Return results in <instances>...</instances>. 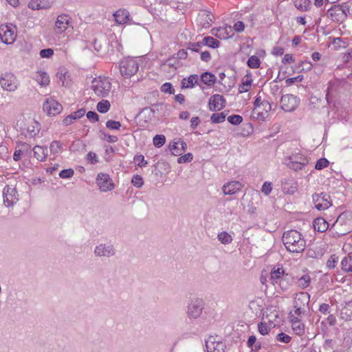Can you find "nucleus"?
I'll use <instances>...</instances> for the list:
<instances>
[{"label": "nucleus", "mask_w": 352, "mask_h": 352, "mask_svg": "<svg viewBox=\"0 0 352 352\" xmlns=\"http://www.w3.org/2000/svg\"><path fill=\"white\" fill-rule=\"evenodd\" d=\"M282 241L287 250L292 253H301L306 247L304 236L296 230L285 231L283 234Z\"/></svg>", "instance_id": "f257e3e1"}, {"label": "nucleus", "mask_w": 352, "mask_h": 352, "mask_svg": "<svg viewBox=\"0 0 352 352\" xmlns=\"http://www.w3.org/2000/svg\"><path fill=\"white\" fill-rule=\"evenodd\" d=\"M142 59L140 57H127L120 61V72L125 78H130L139 69Z\"/></svg>", "instance_id": "f03ea898"}, {"label": "nucleus", "mask_w": 352, "mask_h": 352, "mask_svg": "<svg viewBox=\"0 0 352 352\" xmlns=\"http://www.w3.org/2000/svg\"><path fill=\"white\" fill-rule=\"evenodd\" d=\"M91 87L97 96L104 98L109 95L111 83L107 78L99 76L92 80Z\"/></svg>", "instance_id": "7ed1b4c3"}, {"label": "nucleus", "mask_w": 352, "mask_h": 352, "mask_svg": "<svg viewBox=\"0 0 352 352\" xmlns=\"http://www.w3.org/2000/svg\"><path fill=\"white\" fill-rule=\"evenodd\" d=\"M309 160L305 155L294 153L285 158L284 164L294 171L302 170L307 164Z\"/></svg>", "instance_id": "20e7f679"}, {"label": "nucleus", "mask_w": 352, "mask_h": 352, "mask_svg": "<svg viewBox=\"0 0 352 352\" xmlns=\"http://www.w3.org/2000/svg\"><path fill=\"white\" fill-rule=\"evenodd\" d=\"M0 85L3 90L12 92L18 89L19 82L14 74L6 72L0 77Z\"/></svg>", "instance_id": "39448f33"}, {"label": "nucleus", "mask_w": 352, "mask_h": 352, "mask_svg": "<svg viewBox=\"0 0 352 352\" xmlns=\"http://www.w3.org/2000/svg\"><path fill=\"white\" fill-rule=\"evenodd\" d=\"M204 302L201 298L192 299L187 307V316L190 319H197L202 314Z\"/></svg>", "instance_id": "423d86ee"}, {"label": "nucleus", "mask_w": 352, "mask_h": 352, "mask_svg": "<svg viewBox=\"0 0 352 352\" xmlns=\"http://www.w3.org/2000/svg\"><path fill=\"white\" fill-rule=\"evenodd\" d=\"M0 38L1 41L7 45L12 44L16 38V28L10 25L0 26Z\"/></svg>", "instance_id": "0eeeda50"}, {"label": "nucleus", "mask_w": 352, "mask_h": 352, "mask_svg": "<svg viewBox=\"0 0 352 352\" xmlns=\"http://www.w3.org/2000/svg\"><path fill=\"white\" fill-rule=\"evenodd\" d=\"M280 107L285 112L294 111L300 103V99L292 94H286L280 98Z\"/></svg>", "instance_id": "6e6552de"}, {"label": "nucleus", "mask_w": 352, "mask_h": 352, "mask_svg": "<svg viewBox=\"0 0 352 352\" xmlns=\"http://www.w3.org/2000/svg\"><path fill=\"white\" fill-rule=\"evenodd\" d=\"M72 26V17L67 14L58 15L54 23V31L57 34L65 32L69 28Z\"/></svg>", "instance_id": "1a4fd4ad"}, {"label": "nucleus", "mask_w": 352, "mask_h": 352, "mask_svg": "<svg viewBox=\"0 0 352 352\" xmlns=\"http://www.w3.org/2000/svg\"><path fill=\"white\" fill-rule=\"evenodd\" d=\"M3 204L7 207L12 206L19 200L16 189L13 186L6 185L3 190Z\"/></svg>", "instance_id": "9d476101"}, {"label": "nucleus", "mask_w": 352, "mask_h": 352, "mask_svg": "<svg viewBox=\"0 0 352 352\" xmlns=\"http://www.w3.org/2000/svg\"><path fill=\"white\" fill-rule=\"evenodd\" d=\"M272 110V105L267 100H263L252 111V117L259 120H265L269 116V112Z\"/></svg>", "instance_id": "9b49d317"}, {"label": "nucleus", "mask_w": 352, "mask_h": 352, "mask_svg": "<svg viewBox=\"0 0 352 352\" xmlns=\"http://www.w3.org/2000/svg\"><path fill=\"white\" fill-rule=\"evenodd\" d=\"M94 255L100 258H109L116 255V250L112 244L100 243L95 247Z\"/></svg>", "instance_id": "f8f14e48"}, {"label": "nucleus", "mask_w": 352, "mask_h": 352, "mask_svg": "<svg viewBox=\"0 0 352 352\" xmlns=\"http://www.w3.org/2000/svg\"><path fill=\"white\" fill-rule=\"evenodd\" d=\"M329 198V195L325 192L314 194L312 199L315 205V208L318 210H324L329 208L331 206Z\"/></svg>", "instance_id": "ddd939ff"}, {"label": "nucleus", "mask_w": 352, "mask_h": 352, "mask_svg": "<svg viewBox=\"0 0 352 352\" xmlns=\"http://www.w3.org/2000/svg\"><path fill=\"white\" fill-rule=\"evenodd\" d=\"M43 111L49 116H56L59 114L62 110V105L52 98L45 100L43 105Z\"/></svg>", "instance_id": "4468645a"}, {"label": "nucleus", "mask_w": 352, "mask_h": 352, "mask_svg": "<svg viewBox=\"0 0 352 352\" xmlns=\"http://www.w3.org/2000/svg\"><path fill=\"white\" fill-rule=\"evenodd\" d=\"M96 184L102 192H107L114 188V184L109 175L106 173H99L96 178Z\"/></svg>", "instance_id": "2eb2a0df"}, {"label": "nucleus", "mask_w": 352, "mask_h": 352, "mask_svg": "<svg viewBox=\"0 0 352 352\" xmlns=\"http://www.w3.org/2000/svg\"><path fill=\"white\" fill-rule=\"evenodd\" d=\"M207 352H224L225 345L217 336H210L206 340Z\"/></svg>", "instance_id": "dca6fc26"}, {"label": "nucleus", "mask_w": 352, "mask_h": 352, "mask_svg": "<svg viewBox=\"0 0 352 352\" xmlns=\"http://www.w3.org/2000/svg\"><path fill=\"white\" fill-rule=\"evenodd\" d=\"M287 274V273L282 265H274L270 272V280L274 286H276L278 281H280Z\"/></svg>", "instance_id": "f3484780"}, {"label": "nucleus", "mask_w": 352, "mask_h": 352, "mask_svg": "<svg viewBox=\"0 0 352 352\" xmlns=\"http://www.w3.org/2000/svg\"><path fill=\"white\" fill-rule=\"evenodd\" d=\"M209 109L212 111H220L226 104V100L220 94H214L209 99Z\"/></svg>", "instance_id": "a211bd4d"}, {"label": "nucleus", "mask_w": 352, "mask_h": 352, "mask_svg": "<svg viewBox=\"0 0 352 352\" xmlns=\"http://www.w3.org/2000/svg\"><path fill=\"white\" fill-rule=\"evenodd\" d=\"M243 188V185L238 181H232L224 184L222 190L224 195H232L240 191Z\"/></svg>", "instance_id": "6ab92c4d"}, {"label": "nucleus", "mask_w": 352, "mask_h": 352, "mask_svg": "<svg viewBox=\"0 0 352 352\" xmlns=\"http://www.w3.org/2000/svg\"><path fill=\"white\" fill-rule=\"evenodd\" d=\"M187 148V144L180 139L174 140L172 144H170V149L173 155L175 156H180L186 151Z\"/></svg>", "instance_id": "aec40b11"}, {"label": "nucleus", "mask_w": 352, "mask_h": 352, "mask_svg": "<svg viewBox=\"0 0 352 352\" xmlns=\"http://www.w3.org/2000/svg\"><path fill=\"white\" fill-rule=\"evenodd\" d=\"M53 5V0H31L28 3V8L32 10L49 9Z\"/></svg>", "instance_id": "412c9836"}, {"label": "nucleus", "mask_w": 352, "mask_h": 352, "mask_svg": "<svg viewBox=\"0 0 352 352\" xmlns=\"http://www.w3.org/2000/svg\"><path fill=\"white\" fill-rule=\"evenodd\" d=\"M310 300V295L307 292H300L295 295L294 300V307H302L308 305Z\"/></svg>", "instance_id": "4be33fe9"}, {"label": "nucleus", "mask_w": 352, "mask_h": 352, "mask_svg": "<svg viewBox=\"0 0 352 352\" xmlns=\"http://www.w3.org/2000/svg\"><path fill=\"white\" fill-rule=\"evenodd\" d=\"M290 322H292V327L295 333L298 336H302L305 333V325L301 322L298 317L291 314Z\"/></svg>", "instance_id": "5701e85b"}, {"label": "nucleus", "mask_w": 352, "mask_h": 352, "mask_svg": "<svg viewBox=\"0 0 352 352\" xmlns=\"http://www.w3.org/2000/svg\"><path fill=\"white\" fill-rule=\"evenodd\" d=\"M213 34L220 39H227L233 35L232 26L220 27L217 30H213Z\"/></svg>", "instance_id": "b1692460"}, {"label": "nucleus", "mask_w": 352, "mask_h": 352, "mask_svg": "<svg viewBox=\"0 0 352 352\" xmlns=\"http://www.w3.org/2000/svg\"><path fill=\"white\" fill-rule=\"evenodd\" d=\"M295 280V277L291 274L287 273L282 279L278 281V285L282 291L288 290L293 285Z\"/></svg>", "instance_id": "393cba45"}, {"label": "nucleus", "mask_w": 352, "mask_h": 352, "mask_svg": "<svg viewBox=\"0 0 352 352\" xmlns=\"http://www.w3.org/2000/svg\"><path fill=\"white\" fill-rule=\"evenodd\" d=\"M311 278L308 273L304 274L300 276L295 278V283L298 287L301 289L307 288L311 284Z\"/></svg>", "instance_id": "a878e982"}, {"label": "nucleus", "mask_w": 352, "mask_h": 352, "mask_svg": "<svg viewBox=\"0 0 352 352\" xmlns=\"http://www.w3.org/2000/svg\"><path fill=\"white\" fill-rule=\"evenodd\" d=\"M282 189L284 193L292 195L297 190V184L293 179H285L282 182Z\"/></svg>", "instance_id": "bb28decb"}, {"label": "nucleus", "mask_w": 352, "mask_h": 352, "mask_svg": "<svg viewBox=\"0 0 352 352\" xmlns=\"http://www.w3.org/2000/svg\"><path fill=\"white\" fill-rule=\"evenodd\" d=\"M85 114V110L84 109H78L67 116L63 121V124L68 126L72 124L74 120L81 118Z\"/></svg>", "instance_id": "cd10ccee"}, {"label": "nucleus", "mask_w": 352, "mask_h": 352, "mask_svg": "<svg viewBox=\"0 0 352 352\" xmlns=\"http://www.w3.org/2000/svg\"><path fill=\"white\" fill-rule=\"evenodd\" d=\"M116 22L118 24L122 25L126 23L129 20V13L127 10H118L113 14Z\"/></svg>", "instance_id": "c85d7f7f"}, {"label": "nucleus", "mask_w": 352, "mask_h": 352, "mask_svg": "<svg viewBox=\"0 0 352 352\" xmlns=\"http://www.w3.org/2000/svg\"><path fill=\"white\" fill-rule=\"evenodd\" d=\"M34 156L40 162L45 161L47 156V148L36 145L33 148Z\"/></svg>", "instance_id": "c756f323"}, {"label": "nucleus", "mask_w": 352, "mask_h": 352, "mask_svg": "<svg viewBox=\"0 0 352 352\" xmlns=\"http://www.w3.org/2000/svg\"><path fill=\"white\" fill-rule=\"evenodd\" d=\"M340 318L344 320L352 319V300L345 302L344 306L340 310Z\"/></svg>", "instance_id": "7c9ffc66"}, {"label": "nucleus", "mask_w": 352, "mask_h": 352, "mask_svg": "<svg viewBox=\"0 0 352 352\" xmlns=\"http://www.w3.org/2000/svg\"><path fill=\"white\" fill-rule=\"evenodd\" d=\"M314 228L320 232H324L329 228V223L323 218H317L314 221Z\"/></svg>", "instance_id": "2f4dec72"}, {"label": "nucleus", "mask_w": 352, "mask_h": 352, "mask_svg": "<svg viewBox=\"0 0 352 352\" xmlns=\"http://www.w3.org/2000/svg\"><path fill=\"white\" fill-rule=\"evenodd\" d=\"M34 79L41 86H46L50 83V78L45 72L39 71L36 72Z\"/></svg>", "instance_id": "473e14b6"}, {"label": "nucleus", "mask_w": 352, "mask_h": 352, "mask_svg": "<svg viewBox=\"0 0 352 352\" xmlns=\"http://www.w3.org/2000/svg\"><path fill=\"white\" fill-rule=\"evenodd\" d=\"M41 130V124L37 121H32L28 126L27 131L31 137H35Z\"/></svg>", "instance_id": "72a5a7b5"}, {"label": "nucleus", "mask_w": 352, "mask_h": 352, "mask_svg": "<svg viewBox=\"0 0 352 352\" xmlns=\"http://www.w3.org/2000/svg\"><path fill=\"white\" fill-rule=\"evenodd\" d=\"M216 76L210 72H205L201 76V81L208 86L213 85L216 82Z\"/></svg>", "instance_id": "f704fd0d"}, {"label": "nucleus", "mask_w": 352, "mask_h": 352, "mask_svg": "<svg viewBox=\"0 0 352 352\" xmlns=\"http://www.w3.org/2000/svg\"><path fill=\"white\" fill-rule=\"evenodd\" d=\"M294 6L298 10L306 12L310 8L311 1L309 0H294Z\"/></svg>", "instance_id": "c9c22d12"}, {"label": "nucleus", "mask_w": 352, "mask_h": 352, "mask_svg": "<svg viewBox=\"0 0 352 352\" xmlns=\"http://www.w3.org/2000/svg\"><path fill=\"white\" fill-rule=\"evenodd\" d=\"M182 83L184 87L192 88L195 84H198V76L197 74L190 75L187 80L184 78Z\"/></svg>", "instance_id": "e433bc0d"}, {"label": "nucleus", "mask_w": 352, "mask_h": 352, "mask_svg": "<svg viewBox=\"0 0 352 352\" xmlns=\"http://www.w3.org/2000/svg\"><path fill=\"white\" fill-rule=\"evenodd\" d=\"M342 270L345 272H352V256H347L341 261Z\"/></svg>", "instance_id": "4c0bfd02"}, {"label": "nucleus", "mask_w": 352, "mask_h": 352, "mask_svg": "<svg viewBox=\"0 0 352 352\" xmlns=\"http://www.w3.org/2000/svg\"><path fill=\"white\" fill-rule=\"evenodd\" d=\"M218 240L224 245H228L232 243L233 239L232 236L227 232L223 231L218 234Z\"/></svg>", "instance_id": "58836bf2"}, {"label": "nucleus", "mask_w": 352, "mask_h": 352, "mask_svg": "<svg viewBox=\"0 0 352 352\" xmlns=\"http://www.w3.org/2000/svg\"><path fill=\"white\" fill-rule=\"evenodd\" d=\"M201 44L214 49L219 47V42L212 36H206L203 38Z\"/></svg>", "instance_id": "ea45409f"}, {"label": "nucleus", "mask_w": 352, "mask_h": 352, "mask_svg": "<svg viewBox=\"0 0 352 352\" xmlns=\"http://www.w3.org/2000/svg\"><path fill=\"white\" fill-rule=\"evenodd\" d=\"M329 14L333 16V15H340L342 14L344 16H346V13L342 5H337L334 7L331 8L328 11Z\"/></svg>", "instance_id": "a19ab883"}, {"label": "nucleus", "mask_w": 352, "mask_h": 352, "mask_svg": "<svg viewBox=\"0 0 352 352\" xmlns=\"http://www.w3.org/2000/svg\"><path fill=\"white\" fill-rule=\"evenodd\" d=\"M110 102L107 100H102L97 104V110L101 113H107L110 109Z\"/></svg>", "instance_id": "79ce46f5"}, {"label": "nucleus", "mask_w": 352, "mask_h": 352, "mask_svg": "<svg viewBox=\"0 0 352 352\" xmlns=\"http://www.w3.org/2000/svg\"><path fill=\"white\" fill-rule=\"evenodd\" d=\"M226 114L224 112L213 113L210 117L212 123H221L225 121Z\"/></svg>", "instance_id": "37998d69"}, {"label": "nucleus", "mask_w": 352, "mask_h": 352, "mask_svg": "<svg viewBox=\"0 0 352 352\" xmlns=\"http://www.w3.org/2000/svg\"><path fill=\"white\" fill-rule=\"evenodd\" d=\"M247 64L250 68L256 69L259 67L261 60L258 56L254 55L248 58Z\"/></svg>", "instance_id": "c03bdc74"}, {"label": "nucleus", "mask_w": 352, "mask_h": 352, "mask_svg": "<svg viewBox=\"0 0 352 352\" xmlns=\"http://www.w3.org/2000/svg\"><path fill=\"white\" fill-rule=\"evenodd\" d=\"M165 142L166 138L163 135H156L153 139V144L157 148L162 146L165 144Z\"/></svg>", "instance_id": "a18cd8bd"}, {"label": "nucleus", "mask_w": 352, "mask_h": 352, "mask_svg": "<svg viewBox=\"0 0 352 352\" xmlns=\"http://www.w3.org/2000/svg\"><path fill=\"white\" fill-rule=\"evenodd\" d=\"M251 84H252L251 79L250 80L246 79L245 80H243L242 83L239 86V93H244V92H247L248 91H249V89L251 87Z\"/></svg>", "instance_id": "49530a36"}, {"label": "nucleus", "mask_w": 352, "mask_h": 352, "mask_svg": "<svg viewBox=\"0 0 352 352\" xmlns=\"http://www.w3.org/2000/svg\"><path fill=\"white\" fill-rule=\"evenodd\" d=\"M341 225V223H340V219H338L336 220V221L332 225L331 228L329 229V232H333V231H336V234L338 236H343L345 234H346L347 232H349V231L347 230H345V231H338V226Z\"/></svg>", "instance_id": "de8ad7c7"}, {"label": "nucleus", "mask_w": 352, "mask_h": 352, "mask_svg": "<svg viewBox=\"0 0 352 352\" xmlns=\"http://www.w3.org/2000/svg\"><path fill=\"white\" fill-rule=\"evenodd\" d=\"M50 151L56 154L60 152L62 149V144L59 141H53L50 144Z\"/></svg>", "instance_id": "09e8293b"}, {"label": "nucleus", "mask_w": 352, "mask_h": 352, "mask_svg": "<svg viewBox=\"0 0 352 352\" xmlns=\"http://www.w3.org/2000/svg\"><path fill=\"white\" fill-rule=\"evenodd\" d=\"M338 262V256L335 254L331 255L327 262V267L329 269H334L336 266V264Z\"/></svg>", "instance_id": "8fccbe9b"}, {"label": "nucleus", "mask_w": 352, "mask_h": 352, "mask_svg": "<svg viewBox=\"0 0 352 352\" xmlns=\"http://www.w3.org/2000/svg\"><path fill=\"white\" fill-rule=\"evenodd\" d=\"M131 183L134 186L141 188L144 184V180L142 176L135 175L133 177Z\"/></svg>", "instance_id": "3c124183"}, {"label": "nucleus", "mask_w": 352, "mask_h": 352, "mask_svg": "<svg viewBox=\"0 0 352 352\" xmlns=\"http://www.w3.org/2000/svg\"><path fill=\"white\" fill-rule=\"evenodd\" d=\"M228 121L234 125H239L243 121L242 116L239 115H232L228 118Z\"/></svg>", "instance_id": "603ef678"}, {"label": "nucleus", "mask_w": 352, "mask_h": 352, "mask_svg": "<svg viewBox=\"0 0 352 352\" xmlns=\"http://www.w3.org/2000/svg\"><path fill=\"white\" fill-rule=\"evenodd\" d=\"M135 163L140 167H145L148 164L146 160H145L144 155H138L134 157Z\"/></svg>", "instance_id": "864d4df0"}, {"label": "nucleus", "mask_w": 352, "mask_h": 352, "mask_svg": "<svg viewBox=\"0 0 352 352\" xmlns=\"http://www.w3.org/2000/svg\"><path fill=\"white\" fill-rule=\"evenodd\" d=\"M74 174L72 168L64 169L59 173V177L63 179L71 178Z\"/></svg>", "instance_id": "5fc2aeb1"}, {"label": "nucleus", "mask_w": 352, "mask_h": 352, "mask_svg": "<svg viewBox=\"0 0 352 352\" xmlns=\"http://www.w3.org/2000/svg\"><path fill=\"white\" fill-rule=\"evenodd\" d=\"M272 190V184L269 182H265L262 186L261 192L266 196L269 195Z\"/></svg>", "instance_id": "6e6d98bb"}, {"label": "nucleus", "mask_w": 352, "mask_h": 352, "mask_svg": "<svg viewBox=\"0 0 352 352\" xmlns=\"http://www.w3.org/2000/svg\"><path fill=\"white\" fill-rule=\"evenodd\" d=\"M106 126L110 129L118 130L121 126V123L118 121L110 120L106 122Z\"/></svg>", "instance_id": "4d7b16f0"}, {"label": "nucleus", "mask_w": 352, "mask_h": 352, "mask_svg": "<svg viewBox=\"0 0 352 352\" xmlns=\"http://www.w3.org/2000/svg\"><path fill=\"white\" fill-rule=\"evenodd\" d=\"M329 164V161L325 158H321L318 160L315 165V168L317 170H322V168L327 167Z\"/></svg>", "instance_id": "13d9d810"}, {"label": "nucleus", "mask_w": 352, "mask_h": 352, "mask_svg": "<svg viewBox=\"0 0 352 352\" xmlns=\"http://www.w3.org/2000/svg\"><path fill=\"white\" fill-rule=\"evenodd\" d=\"M258 329L261 335L265 336L269 333L270 329L267 323L261 322L258 325Z\"/></svg>", "instance_id": "bf43d9fd"}, {"label": "nucleus", "mask_w": 352, "mask_h": 352, "mask_svg": "<svg viewBox=\"0 0 352 352\" xmlns=\"http://www.w3.org/2000/svg\"><path fill=\"white\" fill-rule=\"evenodd\" d=\"M302 67L300 69V72H309L312 69V64L309 60H303L300 63L299 67Z\"/></svg>", "instance_id": "052dcab7"}, {"label": "nucleus", "mask_w": 352, "mask_h": 352, "mask_svg": "<svg viewBox=\"0 0 352 352\" xmlns=\"http://www.w3.org/2000/svg\"><path fill=\"white\" fill-rule=\"evenodd\" d=\"M193 156L190 153H188L184 155L180 156L177 159V162L179 164L190 162L192 160Z\"/></svg>", "instance_id": "680f3d73"}, {"label": "nucleus", "mask_w": 352, "mask_h": 352, "mask_svg": "<svg viewBox=\"0 0 352 352\" xmlns=\"http://www.w3.org/2000/svg\"><path fill=\"white\" fill-rule=\"evenodd\" d=\"M276 339L280 342L289 343L291 341L292 338L285 333H280L277 335Z\"/></svg>", "instance_id": "e2e57ef3"}, {"label": "nucleus", "mask_w": 352, "mask_h": 352, "mask_svg": "<svg viewBox=\"0 0 352 352\" xmlns=\"http://www.w3.org/2000/svg\"><path fill=\"white\" fill-rule=\"evenodd\" d=\"M87 160L91 164H95L98 162L96 154L94 152H89L87 155Z\"/></svg>", "instance_id": "0e129e2a"}, {"label": "nucleus", "mask_w": 352, "mask_h": 352, "mask_svg": "<svg viewBox=\"0 0 352 352\" xmlns=\"http://www.w3.org/2000/svg\"><path fill=\"white\" fill-rule=\"evenodd\" d=\"M162 91L164 93H168V94H173L174 93V89L173 87V85L170 82H166L164 83L162 87H161Z\"/></svg>", "instance_id": "69168bd1"}, {"label": "nucleus", "mask_w": 352, "mask_h": 352, "mask_svg": "<svg viewBox=\"0 0 352 352\" xmlns=\"http://www.w3.org/2000/svg\"><path fill=\"white\" fill-rule=\"evenodd\" d=\"M40 56L41 58H50L54 54V51L52 49H44L40 51Z\"/></svg>", "instance_id": "338daca9"}, {"label": "nucleus", "mask_w": 352, "mask_h": 352, "mask_svg": "<svg viewBox=\"0 0 352 352\" xmlns=\"http://www.w3.org/2000/svg\"><path fill=\"white\" fill-rule=\"evenodd\" d=\"M87 118L91 121V122H98V120H99V116L98 115L94 112V111H89L87 112Z\"/></svg>", "instance_id": "774afa93"}]
</instances>
